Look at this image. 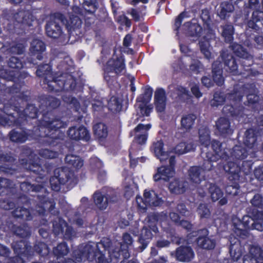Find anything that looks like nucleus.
<instances>
[{"label":"nucleus","mask_w":263,"mask_h":263,"mask_svg":"<svg viewBox=\"0 0 263 263\" xmlns=\"http://www.w3.org/2000/svg\"><path fill=\"white\" fill-rule=\"evenodd\" d=\"M221 58L224 60V65L228 67L230 72L235 73L237 69V66L235 60L233 59L232 56L226 54L225 52H223L221 54Z\"/></svg>","instance_id":"obj_32"},{"label":"nucleus","mask_w":263,"mask_h":263,"mask_svg":"<svg viewBox=\"0 0 263 263\" xmlns=\"http://www.w3.org/2000/svg\"><path fill=\"white\" fill-rule=\"evenodd\" d=\"M69 250L65 243L59 244L53 249L54 254L58 256V259H60L61 257L67 254Z\"/></svg>","instance_id":"obj_45"},{"label":"nucleus","mask_w":263,"mask_h":263,"mask_svg":"<svg viewBox=\"0 0 263 263\" xmlns=\"http://www.w3.org/2000/svg\"><path fill=\"white\" fill-rule=\"evenodd\" d=\"M199 138L201 145L205 148L209 145L210 143V133L206 127H202L199 129Z\"/></svg>","instance_id":"obj_36"},{"label":"nucleus","mask_w":263,"mask_h":263,"mask_svg":"<svg viewBox=\"0 0 263 263\" xmlns=\"http://www.w3.org/2000/svg\"><path fill=\"white\" fill-rule=\"evenodd\" d=\"M36 74L39 77H42L46 76L45 78V81L48 83V78L51 77V67L48 64H45L43 66L39 67L38 69L36 70Z\"/></svg>","instance_id":"obj_43"},{"label":"nucleus","mask_w":263,"mask_h":263,"mask_svg":"<svg viewBox=\"0 0 263 263\" xmlns=\"http://www.w3.org/2000/svg\"><path fill=\"white\" fill-rule=\"evenodd\" d=\"M243 144L250 153L256 149L257 141L255 131L253 129L247 130L245 134Z\"/></svg>","instance_id":"obj_17"},{"label":"nucleus","mask_w":263,"mask_h":263,"mask_svg":"<svg viewBox=\"0 0 263 263\" xmlns=\"http://www.w3.org/2000/svg\"><path fill=\"white\" fill-rule=\"evenodd\" d=\"M155 105L158 112H163L166 106V95L164 90L162 88L157 89L154 96Z\"/></svg>","instance_id":"obj_20"},{"label":"nucleus","mask_w":263,"mask_h":263,"mask_svg":"<svg viewBox=\"0 0 263 263\" xmlns=\"http://www.w3.org/2000/svg\"><path fill=\"white\" fill-rule=\"evenodd\" d=\"M189 175L193 182L199 184L204 179V170L199 167L193 166L189 170Z\"/></svg>","instance_id":"obj_25"},{"label":"nucleus","mask_w":263,"mask_h":263,"mask_svg":"<svg viewBox=\"0 0 263 263\" xmlns=\"http://www.w3.org/2000/svg\"><path fill=\"white\" fill-rule=\"evenodd\" d=\"M25 113L29 118H34L36 116V109L33 105H29L25 109Z\"/></svg>","instance_id":"obj_64"},{"label":"nucleus","mask_w":263,"mask_h":263,"mask_svg":"<svg viewBox=\"0 0 263 263\" xmlns=\"http://www.w3.org/2000/svg\"><path fill=\"white\" fill-rule=\"evenodd\" d=\"M134 145L132 146L131 149L129 152V156L130 157V165L132 167H135L136 165V163L138 161L143 162L145 161L146 158L145 157H135V152L134 148Z\"/></svg>","instance_id":"obj_53"},{"label":"nucleus","mask_w":263,"mask_h":263,"mask_svg":"<svg viewBox=\"0 0 263 263\" xmlns=\"http://www.w3.org/2000/svg\"><path fill=\"white\" fill-rule=\"evenodd\" d=\"M212 67L213 80L218 85L220 86L222 85L224 81L222 76L221 64L220 62L216 61L213 64Z\"/></svg>","instance_id":"obj_28"},{"label":"nucleus","mask_w":263,"mask_h":263,"mask_svg":"<svg viewBox=\"0 0 263 263\" xmlns=\"http://www.w3.org/2000/svg\"><path fill=\"white\" fill-rule=\"evenodd\" d=\"M251 228L261 231L263 230V212L257 211L254 215V222L251 224Z\"/></svg>","instance_id":"obj_37"},{"label":"nucleus","mask_w":263,"mask_h":263,"mask_svg":"<svg viewBox=\"0 0 263 263\" xmlns=\"http://www.w3.org/2000/svg\"><path fill=\"white\" fill-rule=\"evenodd\" d=\"M61 79H59L58 78H54L51 83L48 85L49 87H52V90L55 91H59L63 88H68L67 85L69 84V87L72 88V84L74 80L70 75L68 76V79L65 80L64 79L66 78V74H62L61 76Z\"/></svg>","instance_id":"obj_12"},{"label":"nucleus","mask_w":263,"mask_h":263,"mask_svg":"<svg viewBox=\"0 0 263 263\" xmlns=\"http://www.w3.org/2000/svg\"><path fill=\"white\" fill-rule=\"evenodd\" d=\"M170 165L168 166H162L158 167L157 173L154 175V179L155 181L160 180L168 181L170 178L173 177L175 175L174 166L175 165V157L171 156L169 159Z\"/></svg>","instance_id":"obj_9"},{"label":"nucleus","mask_w":263,"mask_h":263,"mask_svg":"<svg viewBox=\"0 0 263 263\" xmlns=\"http://www.w3.org/2000/svg\"><path fill=\"white\" fill-rule=\"evenodd\" d=\"M40 155L43 158L50 159L55 158L58 156L57 153L47 149L42 150Z\"/></svg>","instance_id":"obj_61"},{"label":"nucleus","mask_w":263,"mask_h":263,"mask_svg":"<svg viewBox=\"0 0 263 263\" xmlns=\"http://www.w3.org/2000/svg\"><path fill=\"white\" fill-rule=\"evenodd\" d=\"M220 10L219 12V15L221 18H225L227 13L232 12L234 7L232 4L223 2L220 5Z\"/></svg>","instance_id":"obj_46"},{"label":"nucleus","mask_w":263,"mask_h":263,"mask_svg":"<svg viewBox=\"0 0 263 263\" xmlns=\"http://www.w3.org/2000/svg\"><path fill=\"white\" fill-rule=\"evenodd\" d=\"M198 214L201 218H208L210 216V211L206 205L204 204H200L197 209Z\"/></svg>","instance_id":"obj_52"},{"label":"nucleus","mask_w":263,"mask_h":263,"mask_svg":"<svg viewBox=\"0 0 263 263\" xmlns=\"http://www.w3.org/2000/svg\"><path fill=\"white\" fill-rule=\"evenodd\" d=\"M257 211H254L252 214V218H251L248 215L244 216L242 219V230L243 229H249L251 228V225L250 224L251 221H254V215H256V212Z\"/></svg>","instance_id":"obj_57"},{"label":"nucleus","mask_w":263,"mask_h":263,"mask_svg":"<svg viewBox=\"0 0 263 263\" xmlns=\"http://www.w3.org/2000/svg\"><path fill=\"white\" fill-rule=\"evenodd\" d=\"M194 22H192V23L190 22L186 23L184 24L183 27L187 29V33L189 35L198 37L202 28L200 25L195 22V21H194Z\"/></svg>","instance_id":"obj_33"},{"label":"nucleus","mask_w":263,"mask_h":263,"mask_svg":"<svg viewBox=\"0 0 263 263\" xmlns=\"http://www.w3.org/2000/svg\"><path fill=\"white\" fill-rule=\"evenodd\" d=\"M243 263H263L261 249L256 246L250 247L249 254L243 257Z\"/></svg>","instance_id":"obj_13"},{"label":"nucleus","mask_w":263,"mask_h":263,"mask_svg":"<svg viewBox=\"0 0 263 263\" xmlns=\"http://www.w3.org/2000/svg\"><path fill=\"white\" fill-rule=\"evenodd\" d=\"M196 117L193 114H189L182 117L181 123L182 127L186 130L190 129L193 125Z\"/></svg>","instance_id":"obj_41"},{"label":"nucleus","mask_w":263,"mask_h":263,"mask_svg":"<svg viewBox=\"0 0 263 263\" xmlns=\"http://www.w3.org/2000/svg\"><path fill=\"white\" fill-rule=\"evenodd\" d=\"M138 186L130 178H126L124 183V195L130 198L137 191Z\"/></svg>","instance_id":"obj_31"},{"label":"nucleus","mask_w":263,"mask_h":263,"mask_svg":"<svg viewBox=\"0 0 263 263\" xmlns=\"http://www.w3.org/2000/svg\"><path fill=\"white\" fill-rule=\"evenodd\" d=\"M137 105V114L139 116L137 120L143 121L144 119L142 118L144 116H148L152 111L153 107L152 105H146L144 102H141Z\"/></svg>","instance_id":"obj_30"},{"label":"nucleus","mask_w":263,"mask_h":263,"mask_svg":"<svg viewBox=\"0 0 263 263\" xmlns=\"http://www.w3.org/2000/svg\"><path fill=\"white\" fill-rule=\"evenodd\" d=\"M151 128V124H139L134 131L136 133L135 142L140 144H144L147 140V131Z\"/></svg>","instance_id":"obj_15"},{"label":"nucleus","mask_w":263,"mask_h":263,"mask_svg":"<svg viewBox=\"0 0 263 263\" xmlns=\"http://www.w3.org/2000/svg\"><path fill=\"white\" fill-rule=\"evenodd\" d=\"M13 215L15 217L22 218L25 220L30 219L31 214L26 209L23 208H18L13 212Z\"/></svg>","instance_id":"obj_47"},{"label":"nucleus","mask_w":263,"mask_h":263,"mask_svg":"<svg viewBox=\"0 0 263 263\" xmlns=\"http://www.w3.org/2000/svg\"><path fill=\"white\" fill-rule=\"evenodd\" d=\"M233 27L231 25H227L223 26L222 35L226 41L231 42L233 39Z\"/></svg>","instance_id":"obj_48"},{"label":"nucleus","mask_w":263,"mask_h":263,"mask_svg":"<svg viewBox=\"0 0 263 263\" xmlns=\"http://www.w3.org/2000/svg\"><path fill=\"white\" fill-rule=\"evenodd\" d=\"M196 145L190 142L187 143L184 142L180 143L175 148V153L178 155H182L189 152L195 148Z\"/></svg>","instance_id":"obj_34"},{"label":"nucleus","mask_w":263,"mask_h":263,"mask_svg":"<svg viewBox=\"0 0 263 263\" xmlns=\"http://www.w3.org/2000/svg\"><path fill=\"white\" fill-rule=\"evenodd\" d=\"M66 163L71 168L79 170L83 165V160L79 157L73 155H67L65 158Z\"/></svg>","instance_id":"obj_29"},{"label":"nucleus","mask_w":263,"mask_h":263,"mask_svg":"<svg viewBox=\"0 0 263 263\" xmlns=\"http://www.w3.org/2000/svg\"><path fill=\"white\" fill-rule=\"evenodd\" d=\"M190 70L195 74H197L203 70L202 64L199 61H194L190 66Z\"/></svg>","instance_id":"obj_55"},{"label":"nucleus","mask_w":263,"mask_h":263,"mask_svg":"<svg viewBox=\"0 0 263 263\" xmlns=\"http://www.w3.org/2000/svg\"><path fill=\"white\" fill-rule=\"evenodd\" d=\"M30 52L33 55H37L36 58L41 60L42 56L41 53L45 50L44 43L39 39H34L31 43Z\"/></svg>","instance_id":"obj_26"},{"label":"nucleus","mask_w":263,"mask_h":263,"mask_svg":"<svg viewBox=\"0 0 263 263\" xmlns=\"http://www.w3.org/2000/svg\"><path fill=\"white\" fill-rule=\"evenodd\" d=\"M8 65L12 68L20 69L23 67L22 62L16 57H11L8 62Z\"/></svg>","instance_id":"obj_59"},{"label":"nucleus","mask_w":263,"mask_h":263,"mask_svg":"<svg viewBox=\"0 0 263 263\" xmlns=\"http://www.w3.org/2000/svg\"><path fill=\"white\" fill-rule=\"evenodd\" d=\"M223 112L224 114H226L227 115H230V116H236L238 117V121H240V117L238 116V115H236L235 113V111L234 110V108L233 106L231 105H227L224 106L222 109Z\"/></svg>","instance_id":"obj_62"},{"label":"nucleus","mask_w":263,"mask_h":263,"mask_svg":"<svg viewBox=\"0 0 263 263\" xmlns=\"http://www.w3.org/2000/svg\"><path fill=\"white\" fill-rule=\"evenodd\" d=\"M84 10L78 6H73L72 12L69 14V20L67 22V27L73 30L79 28L82 24L80 16L85 17L86 14H92L96 10V0H84Z\"/></svg>","instance_id":"obj_3"},{"label":"nucleus","mask_w":263,"mask_h":263,"mask_svg":"<svg viewBox=\"0 0 263 263\" xmlns=\"http://www.w3.org/2000/svg\"><path fill=\"white\" fill-rule=\"evenodd\" d=\"M163 200L158 197L157 194L153 190H145L144 192V199L140 196L136 197V203L140 210L145 212L148 206H158L161 205Z\"/></svg>","instance_id":"obj_6"},{"label":"nucleus","mask_w":263,"mask_h":263,"mask_svg":"<svg viewBox=\"0 0 263 263\" xmlns=\"http://www.w3.org/2000/svg\"><path fill=\"white\" fill-rule=\"evenodd\" d=\"M12 247L14 251L18 255H21V256H16L12 260L11 259V261L13 263H24V258L22 257H28L30 255L29 253L31 247L23 241L14 242L12 244ZM9 260H10V259H9Z\"/></svg>","instance_id":"obj_10"},{"label":"nucleus","mask_w":263,"mask_h":263,"mask_svg":"<svg viewBox=\"0 0 263 263\" xmlns=\"http://www.w3.org/2000/svg\"><path fill=\"white\" fill-rule=\"evenodd\" d=\"M46 32L49 36L53 38L59 37L61 34V29L56 21L49 22L46 27Z\"/></svg>","instance_id":"obj_27"},{"label":"nucleus","mask_w":263,"mask_h":263,"mask_svg":"<svg viewBox=\"0 0 263 263\" xmlns=\"http://www.w3.org/2000/svg\"><path fill=\"white\" fill-rule=\"evenodd\" d=\"M194 257V253L189 247L181 246L176 250V258L182 262H188Z\"/></svg>","instance_id":"obj_18"},{"label":"nucleus","mask_w":263,"mask_h":263,"mask_svg":"<svg viewBox=\"0 0 263 263\" xmlns=\"http://www.w3.org/2000/svg\"><path fill=\"white\" fill-rule=\"evenodd\" d=\"M155 217L152 216L148 217L147 223L143 227L139 235V241L142 245V250L144 249L148 243L152 239L153 234L158 232V228L156 227V221H152V219H154Z\"/></svg>","instance_id":"obj_7"},{"label":"nucleus","mask_w":263,"mask_h":263,"mask_svg":"<svg viewBox=\"0 0 263 263\" xmlns=\"http://www.w3.org/2000/svg\"><path fill=\"white\" fill-rule=\"evenodd\" d=\"M216 126L219 134L222 135H230L233 133V130L231 127L230 122L227 118L221 117L218 119Z\"/></svg>","instance_id":"obj_22"},{"label":"nucleus","mask_w":263,"mask_h":263,"mask_svg":"<svg viewBox=\"0 0 263 263\" xmlns=\"http://www.w3.org/2000/svg\"><path fill=\"white\" fill-rule=\"evenodd\" d=\"M214 34L211 32H210V37L209 39L203 37L199 42L201 52L204 55V57L208 60H210L214 57V53L212 52V48L210 44V40H212L214 39Z\"/></svg>","instance_id":"obj_16"},{"label":"nucleus","mask_w":263,"mask_h":263,"mask_svg":"<svg viewBox=\"0 0 263 263\" xmlns=\"http://www.w3.org/2000/svg\"><path fill=\"white\" fill-rule=\"evenodd\" d=\"M163 146L164 144L162 141L158 140L154 142L151 147V151L161 162L164 161L168 158L170 159L171 156L170 152L164 150Z\"/></svg>","instance_id":"obj_14"},{"label":"nucleus","mask_w":263,"mask_h":263,"mask_svg":"<svg viewBox=\"0 0 263 263\" xmlns=\"http://www.w3.org/2000/svg\"><path fill=\"white\" fill-rule=\"evenodd\" d=\"M15 233L22 237H26L29 236L30 234V229L28 226H23L21 227H18L14 230Z\"/></svg>","instance_id":"obj_54"},{"label":"nucleus","mask_w":263,"mask_h":263,"mask_svg":"<svg viewBox=\"0 0 263 263\" xmlns=\"http://www.w3.org/2000/svg\"><path fill=\"white\" fill-rule=\"evenodd\" d=\"M127 246H125L124 245H120V248L115 249V250H112L109 249L108 250V254H109V256L110 257H115L116 258H118L120 255V252H123L124 250H126L125 248H127Z\"/></svg>","instance_id":"obj_58"},{"label":"nucleus","mask_w":263,"mask_h":263,"mask_svg":"<svg viewBox=\"0 0 263 263\" xmlns=\"http://www.w3.org/2000/svg\"><path fill=\"white\" fill-rule=\"evenodd\" d=\"M10 138L11 141L19 142H23L27 139L24 134L18 133L14 130H12L10 133Z\"/></svg>","instance_id":"obj_50"},{"label":"nucleus","mask_w":263,"mask_h":263,"mask_svg":"<svg viewBox=\"0 0 263 263\" xmlns=\"http://www.w3.org/2000/svg\"><path fill=\"white\" fill-rule=\"evenodd\" d=\"M209 190L213 201L218 200L223 196L222 191L215 184H210Z\"/></svg>","instance_id":"obj_39"},{"label":"nucleus","mask_w":263,"mask_h":263,"mask_svg":"<svg viewBox=\"0 0 263 263\" xmlns=\"http://www.w3.org/2000/svg\"><path fill=\"white\" fill-rule=\"evenodd\" d=\"M35 251L43 256L46 255L49 253V248L47 245L43 242L39 243L34 247Z\"/></svg>","instance_id":"obj_56"},{"label":"nucleus","mask_w":263,"mask_h":263,"mask_svg":"<svg viewBox=\"0 0 263 263\" xmlns=\"http://www.w3.org/2000/svg\"><path fill=\"white\" fill-rule=\"evenodd\" d=\"M235 240L234 244H232L230 249V254L232 260L236 261L241 256V248L237 239L234 238Z\"/></svg>","instance_id":"obj_35"},{"label":"nucleus","mask_w":263,"mask_h":263,"mask_svg":"<svg viewBox=\"0 0 263 263\" xmlns=\"http://www.w3.org/2000/svg\"><path fill=\"white\" fill-rule=\"evenodd\" d=\"M153 89L151 87H146L144 88V93L142 97L138 98L139 102L146 103L149 102L152 96Z\"/></svg>","instance_id":"obj_49"},{"label":"nucleus","mask_w":263,"mask_h":263,"mask_svg":"<svg viewBox=\"0 0 263 263\" xmlns=\"http://www.w3.org/2000/svg\"><path fill=\"white\" fill-rule=\"evenodd\" d=\"M93 130L95 135L98 138H105L107 135V127L106 125L102 123H99L93 126Z\"/></svg>","instance_id":"obj_40"},{"label":"nucleus","mask_w":263,"mask_h":263,"mask_svg":"<svg viewBox=\"0 0 263 263\" xmlns=\"http://www.w3.org/2000/svg\"><path fill=\"white\" fill-rule=\"evenodd\" d=\"M105 240L102 241L101 242L96 243L90 242L85 245L83 248V252L80 251H75L74 254L76 256V261H85L86 260H92L95 256H98V263H109L111 258L105 259L104 255L99 252L100 246H103L105 249L109 247V245L105 246L104 242Z\"/></svg>","instance_id":"obj_2"},{"label":"nucleus","mask_w":263,"mask_h":263,"mask_svg":"<svg viewBox=\"0 0 263 263\" xmlns=\"http://www.w3.org/2000/svg\"><path fill=\"white\" fill-rule=\"evenodd\" d=\"M54 203L50 202V201H46L43 203V208H40L39 210H37V211L39 213V214H43L46 210H48L51 211L54 207Z\"/></svg>","instance_id":"obj_60"},{"label":"nucleus","mask_w":263,"mask_h":263,"mask_svg":"<svg viewBox=\"0 0 263 263\" xmlns=\"http://www.w3.org/2000/svg\"><path fill=\"white\" fill-rule=\"evenodd\" d=\"M198 233L204 236L208 235V231L205 229L201 230ZM197 243L200 248L204 249H212L215 246V241L205 236H199L197 240Z\"/></svg>","instance_id":"obj_21"},{"label":"nucleus","mask_w":263,"mask_h":263,"mask_svg":"<svg viewBox=\"0 0 263 263\" xmlns=\"http://www.w3.org/2000/svg\"><path fill=\"white\" fill-rule=\"evenodd\" d=\"M68 135L73 140L84 139L88 140L89 138V133L86 128L80 126L78 128L72 127L69 128Z\"/></svg>","instance_id":"obj_19"},{"label":"nucleus","mask_w":263,"mask_h":263,"mask_svg":"<svg viewBox=\"0 0 263 263\" xmlns=\"http://www.w3.org/2000/svg\"><path fill=\"white\" fill-rule=\"evenodd\" d=\"M93 198L95 205L101 210L106 209L109 204L118 200L117 195L113 191L108 192L105 194L97 192L93 194Z\"/></svg>","instance_id":"obj_8"},{"label":"nucleus","mask_w":263,"mask_h":263,"mask_svg":"<svg viewBox=\"0 0 263 263\" xmlns=\"http://www.w3.org/2000/svg\"><path fill=\"white\" fill-rule=\"evenodd\" d=\"M51 189L58 191L60 189V184L67 183L68 185L73 186L77 183V179L73 173L67 168H59L54 171V176L50 180Z\"/></svg>","instance_id":"obj_4"},{"label":"nucleus","mask_w":263,"mask_h":263,"mask_svg":"<svg viewBox=\"0 0 263 263\" xmlns=\"http://www.w3.org/2000/svg\"><path fill=\"white\" fill-rule=\"evenodd\" d=\"M108 109L114 112L121 110L122 105L121 101L115 96L112 97L108 103Z\"/></svg>","instance_id":"obj_44"},{"label":"nucleus","mask_w":263,"mask_h":263,"mask_svg":"<svg viewBox=\"0 0 263 263\" xmlns=\"http://www.w3.org/2000/svg\"><path fill=\"white\" fill-rule=\"evenodd\" d=\"M171 219L178 225L181 226L183 228L186 230H190L192 227V225L187 221L179 220L180 217L177 213H171L170 214Z\"/></svg>","instance_id":"obj_42"},{"label":"nucleus","mask_w":263,"mask_h":263,"mask_svg":"<svg viewBox=\"0 0 263 263\" xmlns=\"http://www.w3.org/2000/svg\"><path fill=\"white\" fill-rule=\"evenodd\" d=\"M125 71L124 60L122 56L120 57H114L109 60L105 68L104 79L109 82L111 78L116 77L120 73H124Z\"/></svg>","instance_id":"obj_5"},{"label":"nucleus","mask_w":263,"mask_h":263,"mask_svg":"<svg viewBox=\"0 0 263 263\" xmlns=\"http://www.w3.org/2000/svg\"><path fill=\"white\" fill-rule=\"evenodd\" d=\"M252 204L256 207H263V200L259 194L255 195L251 200Z\"/></svg>","instance_id":"obj_63"},{"label":"nucleus","mask_w":263,"mask_h":263,"mask_svg":"<svg viewBox=\"0 0 263 263\" xmlns=\"http://www.w3.org/2000/svg\"><path fill=\"white\" fill-rule=\"evenodd\" d=\"M232 49L235 54L243 59H246L247 62L246 61H242V63L245 65H247L250 66L252 64L253 60L252 57L249 55L248 52L244 50L243 47L239 44H235L232 46Z\"/></svg>","instance_id":"obj_24"},{"label":"nucleus","mask_w":263,"mask_h":263,"mask_svg":"<svg viewBox=\"0 0 263 263\" xmlns=\"http://www.w3.org/2000/svg\"><path fill=\"white\" fill-rule=\"evenodd\" d=\"M188 187V183L183 180L174 179L169 185V190L172 193L180 194L183 193Z\"/></svg>","instance_id":"obj_23"},{"label":"nucleus","mask_w":263,"mask_h":263,"mask_svg":"<svg viewBox=\"0 0 263 263\" xmlns=\"http://www.w3.org/2000/svg\"><path fill=\"white\" fill-rule=\"evenodd\" d=\"M44 121L45 122L44 126H46V128H47L48 130H54L56 131L57 129L63 127L65 126L64 123L58 119H55L52 121H47L46 120V117H45Z\"/></svg>","instance_id":"obj_38"},{"label":"nucleus","mask_w":263,"mask_h":263,"mask_svg":"<svg viewBox=\"0 0 263 263\" xmlns=\"http://www.w3.org/2000/svg\"><path fill=\"white\" fill-rule=\"evenodd\" d=\"M224 100L225 99L222 94L216 92L214 95L213 99L211 101V105L212 106H218L221 105Z\"/></svg>","instance_id":"obj_51"},{"label":"nucleus","mask_w":263,"mask_h":263,"mask_svg":"<svg viewBox=\"0 0 263 263\" xmlns=\"http://www.w3.org/2000/svg\"><path fill=\"white\" fill-rule=\"evenodd\" d=\"M53 229L55 235L63 234L65 238L71 239L74 235L72 228L68 227L65 221L61 218L53 222Z\"/></svg>","instance_id":"obj_11"},{"label":"nucleus","mask_w":263,"mask_h":263,"mask_svg":"<svg viewBox=\"0 0 263 263\" xmlns=\"http://www.w3.org/2000/svg\"><path fill=\"white\" fill-rule=\"evenodd\" d=\"M212 147L214 154L211 153H206V158L208 161L205 162V164L208 165L206 170H210L212 167L211 162H215L219 159L228 161L227 164L223 166V170L234 176L232 179H238V173L240 172V167L233 161L242 160L245 159L249 154L251 153L247 149L242 148L240 145H235L230 153V156H228L227 152H223L221 149V144L216 140L212 142Z\"/></svg>","instance_id":"obj_1"}]
</instances>
